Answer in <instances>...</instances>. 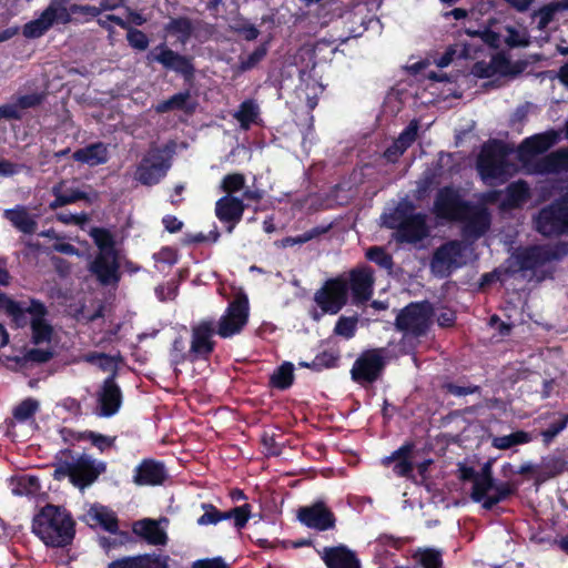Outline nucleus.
Wrapping results in <instances>:
<instances>
[{"label": "nucleus", "instance_id": "nucleus-1", "mask_svg": "<svg viewBox=\"0 0 568 568\" xmlns=\"http://www.w3.org/2000/svg\"><path fill=\"white\" fill-rule=\"evenodd\" d=\"M98 11L94 6L71 3V0H50L40 16L23 26L28 39H38L54 26L79 24L91 21Z\"/></svg>", "mask_w": 568, "mask_h": 568}, {"label": "nucleus", "instance_id": "nucleus-2", "mask_svg": "<svg viewBox=\"0 0 568 568\" xmlns=\"http://www.w3.org/2000/svg\"><path fill=\"white\" fill-rule=\"evenodd\" d=\"M32 532L47 547L64 548L74 539L75 521L64 507L47 504L34 515Z\"/></svg>", "mask_w": 568, "mask_h": 568}, {"label": "nucleus", "instance_id": "nucleus-3", "mask_svg": "<svg viewBox=\"0 0 568 568\" xmlns=\"http://www.w3.org/2000/svg\"><path fill=\"white\" fill-rule=\"evenodd\" d=\"M90 236L98 247L88 270L102 286H116L121 281V252L116 247L115 237L105 227H93Z\"/></svg>", "mask_w": 568, "mask_h": 568}, {"label": "nucleus", "instance_id": "nucleus-4", "mask_svg": "<svg viewBox=\"0 0 568 568\" xmlns=\"http://www.w3.org/2000/svg\"><path fill=\"white\" fill-rule=\"evenodd\" d=\"M105 471L106 463L97 460L88 454H74L73 450L64 448L55 455L53 478H69V481L81 490L91 486Z\"/></svg>", "mask_w": 568, "mask_h": 568}, {"label": "nucleus", "instance_id": "nucleus-5", "mask_svg": "<svg viewBox=\"0 0 568 568\" xmlns=\"http://www.w3.org/2000/svg\"><path fill=\"white\" fill-rule=\"evenodd\" d=\"M434 316V307L430 302H412L396 316V329L405 335L423 337L429 331Z\"/></svg>", "mask_w": 568, "mask_h": 568}, {"label": "nucleus", "instance_id": "nucleus-6", "mask_svg": "<svg viewBox=\"0 0 568 568\" xmlns=\"http://www.w3.org/2000/svg\"><path fill=\"white\" fill-rule=\"evenodd\" d=\"M535 230L545 237L568 234V197H560L541 207L534 219Z\"/></svg>", "mask_w": 568, "mask_h": 568}, {"label": "nucleus", "instance_id": "nucleus-7", "mask_svg": "<svg viewBox=\"0 0 568 568\" xmlns=\"http://www.w3.org/2000/svg\"><path fill=\"white\" fill-rule=\"evenodd\" d=\"M384 353V348H371L362 352L352 366V381L363 387L377 382L386 366Z\"/></svg>", "mask_w": 568, "mask_h": 568}, {"label": "nucleus", "instance_id": "nucleus-8", "mask_svg": "<svg viewBox=\"0 0 568 568\" xmlns=\"http://www.w3.org/2000/svg\"><path fill=\"white\" fill-rule=\"evenodd\" d=\"M250 303L244 293L237 294L227 305L224 314L215 323L216 334L230 338L240 334L248 322Z\"/></svg>", "mask_w": 568, "mask_h": 568}, {"label": "nucleus", "instance_id": "nucleus-9", "mask_svg": "<svg viewBox=\"0 0 568 568\" xmlns=\"http://www.w3.org/2000/svg\"><path fill=\"white\" fill-rule=\"evenodd\" d=\"M149 64L160 63L166 71L180 74L185 81H191L195 74L193 57L181 54L172 50L165 43H160L146 54Z\"/></svg>", "mask_w": 568, "mask_h": 568}, {"label": "nucleus", "instance_id": "nucleus-10", "mask_svg": "<svg viewBox=\"0 0 568 568\" xmlns=\"http://www.w3.org/2000/svg\"><path fill=\"white\" fill-rule=\"evenodd\" d=\"M507 168L506 150L501 142L494 141L483 146L477 160V170L484 180L505 182Z\"/></svg>", "mask_w": 568, "mask_h": 568}, {"label": "nucleus", "instance_id": "nucleus-11", "mask_svg": "<svg viewBox=\"0 0 568 568\" xmlns=\"http://www.w3.org/2000/svg\"><path fill=\"white\" fill-rule=\"evenodd\" d=\"M348 283L343 276L327 280L315 295L314 301L324 313L337 314L347 303Z\"/></svg>", "mask_w": 568, "mask_h": 568}, {"label": "nucleus", "instance_id": "nucleus-12", "mask_svg": "<svg viewBox=\"0 0 568 568\" xmlns=\"http://www.w3.org/2000/svg\"><path fill=\"white\" fill-rule=\"evenodd\" d=\"M170 166V161L161 150H150L138 165L135 179L143 185H155L165 178Z\"/></svg>", "mask_w": 568, "mask_h": 568}, {"label": "nucleus", "instance_id": "nucleus-13", "mask_svg": "<svg viewBox=\"0 0 568 568\" xmlns=\"http://www.w3.org/2000/svg\"><path fill=\"white\" fill-rule=\"evenodd\" d=\"M468 209H470V202L464 200L454 186H443L437 191L434 212L438 217L458 221Z\"/></svg>", "mask_w": 568, "mask_h": 568}, {"label": "nucleus", "instance_id": "nucleus-14", "mask_svg": "<svg viewBox=\"0 0 568 568\" xmlns=\"http://www.w3.org/2000/svg\"><path fill=\"white\" fill-rule=\"evenodd\" d=\"M216 334L215 321L212 318L202 320L191 327V357L194 362L209 359L213 354L216 342L213 339Z\"/></svg>", "mask_w": 568, "mask_h": 568}, {"label": "nucleus", "instance_id": "nucleus-15", "mask_svg": "<svg viewBox=\"0 0 568 568\" xmlns=\"http://www.w3.org/2000/svg\"><path fill=\"white\" fill-rule=\"evenodd\" d=\"M297 520L307 528L317 531L334 529L336 526V516L322 499L312 505L302 506L297 509Z\"/></svg>", "mask_w": 568, "mask_h": 568}, {"label": "nucleus", "instance_id": "nucleus-16", "mask_svg": "<svg viewBox=\"0 0 568 568\" xmlns=\"http://www.w3.org/2000/svg\"><path fill=\"white\" fill-rule=\"evenodd\" d=\"M386 226L396 230V240L400 243L415 244L429 235L427 215L423 212H417L402 223H386Z\"/></svg>", "mask_w": 568, "mask_h": 568}, {"label": "nucleus", "instance_id": "nucleus-17", "mask_svg": "<svg viewBox=\"0 0 568 568\" xmlns=\"http://www.w3.org/2000/svg\"><path fill=\"white\" fill-rule=\"evenodd\" d=\"M99 415L111 417L115 415L123 402L121 387L116 383V372L110 374L102 383L97 393Z\"/></svg>", "mask_w": 568, "mask_h": 568}, {"label": "nucleus", "instance_id": "nucleus-18", "mask_svg": "<svg viewBox=\"0 0 568 568\" xmlns=\"http://www.w3.org/2000/svg\"><path fill=\"white\" fill-rule=\"evenodd\" d=\"M458 221L464 222L463 234L465 237L478 240L490 229L491 215L486 206L470 202V209L466 210Z\"/></svg>", "mask_w": 568, "mask_h": 568}, {"label": "nucleus", "instance_id": "nucleus-19", "mask_svg": "<svg viewBox=\"0 0 568 568\" xmlns=\"http://www.w3.org/2000/svg\"><path fill=\"white\" fill-rule=\"evenodd\" d=\"M462 255V245L457 241H449L437 247L430 261V268L434 274L445 277L459 264L457 258Z\"/></svg>", "mask_w": 568, "mask_h": 568}, {"label": "nucleus", "instance_id": "nucleus-20", "mask_svg": "<svg viewBox=\"0 0 568 568\" xmlns=\"http://www.w3.org/2000/svg\"><path fill=\"white\" fill-rule=\"evenodd\" d=\"M29 315L31 316V341L36 345L42 343H49L53 336V327L45 320L48 315L47 306L39 300H31L30 305L27 307Z\"/></svg>", "mask_w": 568, "mask_h": 568}, {"label": "nucleus", "instance_id": "nucleus-21", "mask_svg": "<svg viewBox=\"0 0 568 568\" xmlns=\"http://www.w3.org/2000/svg\"><path fill=\"white\" fill-rule=\"evenodd\" d=\"M560 254L548 245H530L516 255L517 264L521 271H534L548 262L559 260Z\"/></svg>", "mask_w": 568, "mask_h": 568}, {"label": "nucleus", "instance_id": "nucleus-22", "mask_svg": "<svg viewBox=\"0 0 568 568\" xmlns=\"http://www.w3.org/2000/svg\"><path fill=\"white\" fill-rule=\"evenodd\" d=\"M347 283L354 302L366 303L373 296L374 271L369 266L355 267L351 270Z\"/></svg>", "mask_w": 568, "mask_h": 568}, {"label": "nucleus", "instance_id": "nucleus-23", "mask_svg": "<svg viewBox=\"0 0 568 568\" xmlns=\"http://www.w3.org/2000/svg\"><path fill=\"white\" fill-rule=\"evenodd\" d=\"M246 205L242 199L224 195L215 203V215L221 223L226 225L227 233H232L242 221Z\"/></svg>", "mask_w": 568, "mask_h": 568}, {"label": "nucleus", "instance_id": "nucleus-24", "mask_svg": "<svg viewBox=\"0 0 568 568\" xmlns=\"http://www.w3.org/2000/svg\"><path fill=\"white\" fill-rule=\"evenodd\" d=\"M168 476L163 462L144 458L134 468L133 483L136 486H160L164 484Z\"/></svg>", "mask_w": 568, "mask_h": 568}, {"label": "nucleus", "instance_id": "nucleus-25", "mask_svg": "<svg viewBox=\"0 0 568 568\" xmlns=\"http://www.w3.org/2000/svg\"><path fill=\"white\" fill-rule=\"evenodd\" d=\"M559 141V134L554 131H546L526 138L518 146V154L521 161H527L532 156L548 151Z\"/></svg>", "mask_w": 568, "mask_h": 568}, {"label": "nucleus", "instance_id": "nucleus-26", "mask_svg": "<svg viewBox=\"0 0 568 568\" xmlns=\"http://www.w3.org/2000/svg\"><path fill=\"white\" fill-rule=\"evenodd\" d=\"M318 554L327 568H361L356 554L345 545L324 547Z\"/></svg>", "mask_w": 568, "mask_h": 568}, {"label": "nucleus", "instance_id": "nucleus-27", "mask_svg": "<svg viewBox=\"0 0 568 568\" xmlns=\"http://www.w3.org/2000/svg\"><path fill=\"white\" fill-rule=\"evenodd\" d=\"M517 487L510 481H496L491 490H486L481 499H471L478 503L485 510H491L499 503L506 501L511 496L516 495Z\"/></svg>", "mask_w": 568, "mask_h": 568}, {"label": "nucleus", "instance_id": "nucleus-28", "mask_svg": "<svg viewBox=\"0 0 568 568\" xmlns=\"http://www.w3.org/2000/svg\"><path fill=\"white\" fill-rule=\"evenodd\" d=\"M72 159L75 162L95 166L108 162L109 152L103 142H95L75 150L72 154Z\"/></svg>", "mask_w": 568, "mask_h": 568}, {"label": "nucleus", "instance_id": "nucleus-29", "mask_svg": "<svg viewBox=\"0 0 568 568\" xmlns=\"http://www.w3.org/2000/svg\"><path fill=\"white\" fill-rule=\"evenodd\" d=\"M133 532L154 546H163L168 540L166 532L154 519L146 518L134 523Z\"/></svg>", "mask_w": 568, "mask_h": 568}, {"label": "nucleus", "instance_id": "nucleus-30", "mask_svg": "<svg viewBox=\"0 0 568 568\" xmlns=\"http://www.w3.org/2000/svg\"><path fill=\"white\" fill-rule=\"evenodd\" d=\"M535 171L541 174L568 171V150L560 149L539 159L535 164Z\"/></svg>", "mask_w": 568, "mask_h": 568}, {"label": "nucleus", "instance_id": "nucleus-31", "mask_svg": "<svg viewBox=\"0 0 568 568\" xmlns=\"http://www.w3.org/2000/svg\"><path fill=\"white\" fill-rule=\"evenodd\" d=\"M64 183L61 182L52 187L54 200L49 203V209L54 211L68 204H73L78 201H85L91 203L90 196L87 192L80 189H63Z\"/></svg>", "mask_w": 568, "mask_h": 568}, {"label": "nucleus", "instance_id": "nucleus-32", "mask_svg": "<svg viewBox=\"0 0 568 568\" xmlns=\"http://www.w3.org/2000/svg\"><path fill=\"white\" fill-rule=\"evenodd\" d=\"M106 19L120 28L126 30V41L132 49L144 51L148 49L150 40L140 29L129 26V23L119 16L109 14Z\"/></svg>", "mask_w": 568, "mask_h": 568}, {"label": "nucleus", "instance_id": "nucleus-33", "mask_svg": "<svg viewBox=\"0 0 568 568\" xmlns=\"http://www.w3.org/2000/svg\"><path fill=\"white\" fill-rule=\"evenodd\" d=\"M530 197V189L526 181L518 180L511 182L506 187L503 206L508 209H517L521 206Z\"/></svg>", "mask_w": 568, "mask_h": 568}, {"label": "nucleus", "instance_id": "nucleus-34", "mask_svg": "<svg viewBox=\"0 0 568 568\" xmlns=\"http://www.w3.org/2000/svg\"><path fill=\"white\" fill-rule=\"evenodd\" d=\"M164 31L170 36H176L178 42L185 45L194 34L193 21L189 17L171 18L164 24Z\"/></svg>", "mask_w": 568, "mask_h": 568}, {"label": "nucleus", "instance_id": "nucleus-35", "mask_svg": "<svg viewBox=\"0 0 568 568\" xmlns=\"http://www.w3.org/2000/svg\"><path fill=\"white\" fill-rule=\"evenodd\" d=\"M3 216L19 231L26 234L34 233L37 222L29 215L23 206L4 210Z\"/></svg>", "mask_w": 568, "mask_h": 568}, {"label": "nucleus", "instance_id": "nucleus-36", "mask_svg": "<svg viewBox=\"0 0 568 568\" xmlns=\"http://www.w3.org/2000/svg\"><path fill=\"white\" fill-rule=\"evenodd\" d=\"M496 481L497 480L493 475V463L488 460L481 466L480 470L477 471V480L471 487L470 498L481 499V497H484V493L486 490H491V487H494Z\"/></svg>", "mask_w": 568, "mask_h": 568}, {"label": "nucleus", "instance_id": "nucleus-37", "mask_svg": "<svg viewBox=\"0 0 568 568\" xmlns=\"http://www.w3.org/2000/svg\"><path fill=\"white\" fill-rule=\"evenodd\" d=\"M294 382V367L290 362L283 363L270 377V386L276 389L285 390Z\"/></svg>", "mask_w": 568, "mask_h": 568}, {"label": "nucleus", "instance_id": "nucleus-38", "mask_svg": "<svg viewBox=\"0 0 568 568\" xmlns=\"http://www.w3.org/2000/svg\"><path fill=\"white\" fill-rule=\"evenodd\" d=\"M0 310L11 316L17 326H23L27 323V308H23L19 302L10 298L7 294L0 293Z\"/></svg>", "mask_w": 568, "mask_h": 568}, {"label": "nucleus", "instance_id": "nucleus-39", "mask_svg": "<svg viewBox=\"0 0 568 568\" xmlns=\"http://www.w3.org/2000/svg\"><path fill=\"white\" fill-rule=\"evenodd\" d=\"M531 442V436L525 430H517L509 435L496 436L491 440V446L505 450L517 445H523Z\"/></svg>", "mask_w": 568, "mask_h": 568}, {"label": "nucleus", "instance_id": "nucleus-40", "mask_svg": "<svg viewBox=\"0 0 568 568\" xmlns=\"http://www.w3.org/2000/svg\"><path fill=\"white\" fill-rule=\"evenodd\" d=\"M251 516H252V506L250 504H243L241 506L233 507L227 511L220 510L221 521L227 520V519H233L234 527L237 530H241L246 526Z\"/></svg>", "mask_w": 568, "mask_h": 568}, {"label": "nucleus", "instance_id": "nucleus-41", "mask_svg": "<svg viewBox=\"0 0 568 568\" xmlns=\"http://www.w3.org/2000/svg\"><path fill=\"white\" fill-rule=\"evenodd\" d=\"M189 99H190L189 91L175 93L168 100L159 102L154 106V111L159 114H163V113H166V112H170L173 110L190 111L191 109L187 108Z\"/></svg>", "mask_w": 568, "mask_h": 568}, {"label": "nucleus", "instance_id": "nucleus-42", "mask_svg": "<svg viewBox=\"0 0 568 568\" xmlns=\"http://www.w3.org/2000/svg\"><path fill=\"white\" fill-rule=\"evenodd\" d=\"M338 355L332 351H323L318 353L312 362H300L301 367H306L313 372H322L326 368H333L337 365Z\"/></svg>", "mask_w": 568, "mask_h": 568}, {"label": "nucleus", "instance_id": "nucleus-43", "mask_svg": "<svg viewBox=\"0 0 568 568\" xmlns=\"http://www.w3.org/2000/svg\"><path fill=\"white\" fill-rule=\"evenodd\" d=\"M258 116V106L253 100L243 101L239 110L234 113V118L240 122L242 129L247 130L255 123Z\"/></svg>", "mask_w": 568, "mask_h": 568}, {"label": "nucleus", "instance_id": "nucleus-44", "mask_svg": "<svg viewBox=\"0 0 568 568\" xmlns=\"http://www.w3.org/2000/svg\"><path fill=\"white\" fill-rule=\"evenodd\" d=\"M92 518L108 532L115 534L119 530L116 515L104 506L93 508Z\"/></svg>", "mask_w": 568, "mask_h": 568}, {"label": "nucleus", "instance_id": "nucleus-45", "mask_svg": "<svg viewBox=\"0 0 568 568\" xmlns=\"http://www.w3.org/2000/svg\"><path fill=\"white\" fill-rule=\"evenodd\" d=\"M495 74L517 75L523 72L524 64L520 62L513 63L505 54H496L491 58Z\"/></svg>", "mask_w": 568, "mask_h": 568}, {"label": "nucleus", "instance_id": "nucleus-46", "mask_svg": "<svg viewBox=\"0 0 568 568\" xmlns=\"http://www.w3.org/2000/svg\"><path fill=\"white\" fill-rule=\"evenodd\" d=\"M170 362L173 366H179L185 362L194 363L191 357V348L186 351L185 338L182 335L176 336L172 342Z\"/></svg>", "mask_w": 568, "mask_h": 568}, {"label": "nucleus", "instance_id": "nucleus-47", "mask_svg": "<svg viewBox=\"0 0 568 568\" xmlns=\"http://www.w3.org/2000/svg\"><path fill=\"white\" fill-rule=\"evenodd\" d=\"M40 408V404L36 398L28 397L21 400L12 410L13 418L19 423H26L33 419Z\"/></svg>", "mask_w": 568, "mask_h": 568}, {"label": "nucleus", "instance_id": "nucleus-48", "mask_svg": "<svg viewBox=\"0 0 568 568\" xmlns=\"http://www.w3.org/2000/svg\"><path fill=\"white\" fill-rule=\"evenodd\" d=\"M54 353L51 349L30 348L22 356H14L12 359L24 366L28 363L44 364L52 359Z\"/></svg>", "mask_w": 568, "mask_h": 568}, {"label": "nucleus", "instance_id": "nucleus-49", "mask_svg": "<svg viewBox=\"0 0 568 568\" xmlns=\"http://www.w3.org/2000/svg\"><path fill=\"white\" fill-rule=\"evenodd\" d=\"M77 438H84L85 440H89L95 448L99 449L100 453H104L112 448L116 440L115 436H106L93 430H85L81 435H78Z\"/></svg>", "mask_w": 568, "mask_h": 568}, {"label": "nucleus", "instance_id": "nucleus-50", "mask_svg": "<svg viewBox=\"0 0 568 568\" xmlns=\"http://www.w3.org/2000/svg\"><path fill=\"white\" fill-rule=\"evenodd\" d=\"M366 258L382 268L392 271L394 266L393 256L383 246H372L366 251Z\"/></svg>", "mask_w": 568, "mask_h": 568}, {"label": "nucleus", "instance_id": "nucleus-51", "mask_svg": "<svg viewBox=\"0 0 568 568\" xmlns=\"http://www.w3.org/2000/svg\"><path fill=\"white\" fill-rule=\"evenodd\" d=\"M414 558H417L418 562L423 568H442L443 567V555L439 550L434 548H426L415 554Z\"/></svg>", "mask_w": 568, "mask_h": 568}, {"label": "nucleus", "instance_id": "nucleus-52", "mask_svg": "<svg viewBox=\"0 0 568 568\" xmlns=\"http://www.w3.org/2000/svg\"><path fill=\"white\" fill-rule=\"evenodd\" d=\"M415 204L409 200H402L388 215L386 223H402L407 221L410 216L416 215Z\"/></svg>", "mask_w": 568, "mask_h": 568}, {"label": "nucleus", "instance_id": "nucleus-53", "mask_svg": "<svg viewBox=\"0 0 568 568\" xmlns=\"http://www.w3.org/2000/svg\"><path fill=\"white\" fill-rule=\"evenodd\" d=\"M568 426V414H560L559 419L549 424L546 429L540 432L542 443L548 446L552 440L567 428Z\"/></svg>", "mask_w": 568, "mask_h": 568}, {"label": "nucleus", "instance_id": "nucleus-54", "mask_svg": "<svg viewBox=\"0 0 568 568\" xmlns=\"http://www.w3.org/2000/svg\"><path fill=\"white\" fill-rule=\"evenodd\" d=\"M356 316H341L334 327V334L349 339L355 336L357 329Z\"/></svg>", "mask_w": 568, "mask_h": 568}, {"label": "nucleus", "instance_id": "nucleus-55", "mask_svg": "<svg viewBox=\"0 0 568 568\" xmlns=\"http://www.w3.org/2000/svg\"><path fill=\"white\" fill-rule=\"evenodd\" d=\"M245 186V176L242 173L235 172L226 174L221 182V190L225 195H232L241 191Z\"/></svg>", "mask_w": 568, "mask_h": 568}, {"label": "nucleus", "instance_id": "nucleus-56", "mask_svg": "<svg viewBox=\"0 0 568 568\" xmlns=\"http://www.w3.org/2000/svg\"><path fill=\"white\" fill-rule=\"evenodd\" d=\"M41 488L40 480L37 476L27 475L18 480L17 487L13 489L16 495H36Z\"/></svg>", "mask_w": 568, "mask_h": 568}, {"label": "nucleus", "instance_id": "nucleus-57", "mask_svg": "<svg viewBox=\"0 0 568 568\" xmlns=\"http://www.w3.org/2000/svg\"><path fill=\"white\" fill-rule=\"evenodd\" d=\"M558 8L556 2H550L541 6L538 10L534 12V17H538V30H545L550 22L554 21L555 14L558 12Z\"/></svg>", "mask_w": 568, "mask_h": 568}, {"label": "nucleus", "instance_id": "nucleus-58", "mask_svg": "<svg viewBox=\"0 0 568 568\" xmlns=\"http://www.w3.org/2000/svg\"><path fill=\"white\" fill-rule=\"evenodd\" d=\"M47 98L44 92H32L29 94L19 95L14 101L17 106L22 112L27 109H36L40 106Z\"/></svg>", "mask_w": 568, "mask_h": 568}, {"label": "nucleus", "instance_id": "nucleus-59", "mask_svg": "<svg viewBox=\"0 0 568 568\" xmlns=\"http://www.w3.org/2000/svg\"><path fill=\"white\" fill-rule=\"evenodd\" d=\"M108 568H151V566L149 556H136L114 560Z\"/></svg>", "mask_w": 568, "mask_h": 568}, {"label": "nucleus", "instance_id": "nucleus-60", "mask_svg": "<svg viewBox=\"0 0 568 568\" xmlns=\"http://www.w3.org/2000/svg\"><path fill=\"white\" fill-rule=\"evenodd\" d=\"M419 124L417 120H412L408 125L399 133L396 141L403 149L407 150L413 145L418 136Z\"/></svg>", "mask_w": 568, "mask_h": 568}, {"label": "nucleus", "instance_id": "nucleus-61", "mask_svg": "<svg viewBox=\"0 0 568 568\" xmlns=\"http://www.w3.org/2000/svg\"><path fill=\"white\" fill-rule=\"evenodd\" d=\"M414 449H415L414 442H410V440L406 442L400 447H398L396 450H394L389 456L384 457L382 459V464L387 467L393 463L410 458Z\"/></svg>", "mask_w": 568, "mask_h": 568}, {"label": "nucleus", "instance_id": "nucleus-62", "mask_svg": "<svg viewBox=\"0 0 568 568\" xmlns=\"http://www.w3.org/2000/svg\"><path fill=\"white\" fill-rule=\"evenodd\" d=\"M194 34L192 38L201 42H205L213 38L216 33V27L213 23L206 22L204 20L197 19L193 21Z\"/></svg>", "mask_w": 568, "mask_h": 568}, {"label": "nucleus", "instance_id": "nucleus-63", "mask_svg": "<svg viewBox=\"0 0 568 568\" xmlns=\"http://www.w3.org/2000/svg\"><path fill=\"white\" fill-rule=\"evenodd\" d=\"M542 467L549 477H555L567 469V462L561 456H551L544 459Z\"/></svg>", "mask_w": 568, "mask_h": 568}, {"label": "nucleus", "instance_id": "nucleus-64", "mask_svg": "<svg viewBox=\"0 0 568 568\" xmlns=\"http://www.w3.org/2000/svg\"><path fill=\"white\" fill-rule=\"evenodd\" d=\"M201 508L204 514L196 520L199 526L216 525L221 521L220 509H217L213 504L203 503Z\"/></svg>", "mask_w": 568, "mask_h": 568}]
</instances>
